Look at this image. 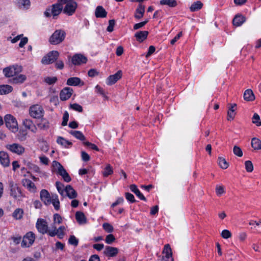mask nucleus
<instances>
[{"label": "nucleus", "mask_w": 261, "mask_h": 261, "mask_svg": "<svg viewBox=\"0 0 261 261\" xmlns=\"http://www.w3.org/2000/svg\"><path fill=\"white\" fill-rule=\"evenodd\" d=\"M23 124L27 128L31 129L33 132H35L36 128L31 120L27 119H25L23 121Z\"/></svg>", "instance_id": "nucleus-33"}, {"label": "nucleus", "mask_w": 261, "mask_h": 261, "mask_svg": "<svg viewBox=\"0 0 261 261\" xmlns=\"http://www.w3.org/2000/svg\"><path fill=\"white\" fill-rule=\"evenodd\" d=\"M38 126L42 129H46L49 127V124L47 122H41L38 124Z\"/></svg>", "instance_id": "nucleus-64"}, {"label": "nucleus", "mask_w": 261, "mask_h": 261, "mask_svg": "<svg viewBox=\"0 0 261 261\" xmlns=\"http://www.w3.org/2000/svg\"><path fill=\"white\" fill-rule=\"evenodd\" d=\"M69 133L71 135L81 141H84L86 139L85 136L80 131L71 130Z\"/></svg>", "instance_id": "nucleus-34"}, {"label": "nucleus", "mask_w": 261, "mask_h": 261, "mask_svg": "<svg viewBox=\"0 0 261 261\" xmlns=\"http://www.w3.org/2000/svg\"><path fill=\"white\" fill-rule=\"evenodd\" d=\"M160 4L161 5H167L169 7L174 8L177 6V2L176 0H161Z\"/></svg>", "instance_id": "nucleus-30"}, {"label": "nucleus", "mask_w": 261, "mask_h": 261, "mask_svg": "<svg viewBox=\"0 0 261 261\" xmlns=\"http://www.w3.org/2000/svg\"><path fill=\"white\" fill-rule=\"evenodd\" d=\"M88 74L90 77H94L98 74V72L94 69H91L88 71Z\"/></svg>", "instance_id": "nucleus-61"}, {"label": "nucleus", "mask_w": 261, "mask_h": 261, "mask_svg": "<svg viewBox=\"0 0 261 261\" xmlns=\"http://www.w3.org/2000/svg\"><path fill=\"white\" fill-rule=\"evenodd\" d=\"M125 198L128 201H130L131 203H134L136 202L134 196L130 193H125Z\"/></svg>", "instance_id": "nucleus-58"}, {"label": "nucleus", "mask_w": 261, "mask_h": 261, "mask_svg": "<svg viewBox=\"0 0 261 261\" xmlns=\"http://www.w3.org/2000/svg\"><path fill=\"white\" fill-rule=\"evenodd\" d=\"M54 229L48 231V235L51 237L57 235L59 239H62L65 235L64 231L66 228L64 226H61L58 229L55 226Z\"/></svg>", "instance_id": "nucleus-12"}, {"label": "nucleus", "mask_w": 261, "mask_h": 261, "mask_svg": "<svg viewBox=\"0 0 261 261\" xmlns=\"http://www.w3.org/2000/svg\"><path fill=\"white\" fill-rule=\"evenodd\" d=\"M245 169L248 172H251L253 170V166L250 161H247L245 162Z\"/></svg>", "instance_id": "nucleus-49"}, {"label": "nucleus", "mask_w": 261, "mask_h": 261, "mask_svg": "<svg viewBox=\"0 0 261 261\" xmlns=\"http://www.w3.org/2000/svg\"><path fill=\"white\" fill-rule=\"evenodd\" d=\"M66 33L63 30H57L49 39L51 44L57 45L62 42L65 38Z\"/></svg>", "instance_id": "nucleus-2"}, {"label": "nucleus", "mask_w": 261, "mask_h": 261, "mask_svg": "<svg viewBox=\"0 0 261 261\" xmlns=\"http://www.w3.org/2000/svg\"><path fill=\"white\" fill-rule=\"evenodd\" d=\"M22 71V66L18 65H14L5 68L3 73L7 77H12Z\"/></svg>", "instance_id": "nucleus-5"}, {"label": "nucleus", "mask_w": 261, "mask_h": 261, "mask_svg": "<svg viewBox=\"0 0 261 261\" xmlns=\"http://www.w3.org/2000/svg\"><path fill=\"white\" fill-rule=\"evenodd\" d=\"M13 90L12 86L8 85H0V94H6Z\"/></svg>", "instance_id": "nucleus-31"}, {"label": "nucleus", "mask_w": 261, "mask_h": 261, "mask_svg": "<svg viewBox=\"0 0 261 261\" xmlns=\"http://www.w3.org/2000/svg\"><path fill=\"white\" fill-rule=\"evenodd\" d=\"M29 113L34 118L39 119L43 117L44 110L42 106L35 105L30 108Z\"/></svg>", "instance_id": "nucleus-6"}, {"label": "nucleus", "mask_w": 261, "mask_h": 261, "mask_svg": "<svg viewBox=\"0 0 261 261\" xmlns=\"http://www.w3.org/2000/svg\"><path fill=\"white\" fill-rule=\"evenodd\" d=\"M122 75L121 70H119L115 74L110 75L107 79V84L108 85H112L120 79Z\"/></svg>", "instance_id": "nucleus-15"}, {"label": "nucleus", "mask_w": 261, "mask_h": 261, "mask_svg": "<svg viewBox=\"0 0 261 261\" xmlns=\"http://www.w3.org/2000/svg\"><path fill=\"white\" fill-rule=\"evenodd\" d=\"M252 119V123L255 124L257 126H261L260 117L257 113L254 114Z\"/></svg>", "instance_id": "nucleus-44"}, {"label": "nucleus", "mask_w": 261, "mask_h": 261, "mask_svg": "<svg viewBox=\"0 0 261 261\" xmlns=\"http://www.w3.org/2000/svg\"><path fill=\"white\" fill-rule=\"evenodd\" d=\"M225 192L223 186L217 185L216 187V193L218 196H221Z\"/></svg>", "instance_id": "nucleus-51"}, {"label": "nucleus", "mask_w": 261, "mask_h": 261, "mask_svg": "<svg viewBox=\"0 0 261 261\" xmlns=\"http://www.w3.org/2000/svg\"><path fill=\"white\" fill-rule=\"evenodd\" d=\"M64 196H68L70 199H73L77 197V193L70 185L65 187Z\"/></svg>", "instance_id": "nucleus-20"}, {"label": "nucleus", "mask_w": 261, "mask_h": 261, "mask_svg": "<svg viewBox=\"0 0 261 261\" xmlns=\"http://www.w3.org/2000/svg\"><path fill=\"white\" fill-rule=\"evenodd\" d=\"M115 240V238L113 234H109L106 236L105 242L108 244H111Z\"/></svg>", "instance_id": "nucleus-50"}, {"label": "nucleus", "mask_w": 261, "mask_h": 261, "mask_svg": "<svg viewBox=\"0 0 261 261\" xmlns=\"http://www.w3.org/2000/svg\"><path fill=\"white\" fill-rule=\"evenodd\" d=\"M83 144L85 146L89 147L93 150H95L96 151L99 150V148L97 147V146L96 145H95L94 144H93L92 143H90L88 141L84 142H83Z\"/></svg>", "instance_id": "nucleus-55"}, {"label": "nucleus", "mask_w": 261, "mask_h": 261, "mask_svg": "<svg viewBox=\"0 0 261 261\" xmlns=\"http://www.w3.org/2000/svg\"><path fill=\"white\" fill-rule=\"evenodd\" d=\"M95 15L97 18H105L107 16V12L102 6H98L95 9Z\"/></svg>", "instance_id": "nucleus-21"}, {"label": "nucleus", "mask_w": 261, "mask_h": 261, "mask_svg": "<svg viewBox=\"0 0 261 261\" xmlns=\"http://www.w3.org/2000/svg\"><path fill=\"white\" fill-rule=\"evenodd\" d=\"M148 33V32L147 31H139L136 33L135 37L138 41L141 42L146 39Z\"/></svg>", "instance_id": "nucleus-23"}, {"label": "nucleus", "mask_w": 261, "mask_h": 261, "mask_svg": "<svg viewBox=\"0 0 261 261\" xmlns=\"http://www.w3.org/2000/svg\"><path fill=\"white\" fill-rule=\"evenodd\" d=\"M162 253L165 254V256H163L164 261H173L172 249L169 244L165 245Z\"/></svg>", "instance_id": "nucleus-13"}, {"label": "nucleus", "mask_w": 261, "mask_h": 261, "mask_svg": "<svg viewBox=\"0 0 261 261\" xmlns=\"http://www.w3.org/2000/svg\"><path fill=\"white\" fill-rule=\"evenodd\" d=\"M75 0H59L58 2L46 8L44 14L46 17L51 16L56 19L63 9V12L69 16L73 15L77 8Z\"/></svg>", "instance_id": "nucleus-1"}, {"label": "nucleus", "mask_w": 261, "mask_h": 261, "mask_svg": "<svg viewBox=\"0 0 261 261\" xmlns=\"http://www.w3.org/2000/svg\"><path fill=\"white\" fill-rule=\"evenodd\" d=\"M6 148L12 152L18 155H21L25 151L24 147L18 143L7 144L6 145Z\"/></svg>", "instance_id": "nucleus-10"}, {"label": "nucleus", "mask_w": 261, "mask_h": 261, "mask_svg": "<svg viewBox=\"0 0 261 261\" xmlns=\"http://www.w3.org/2000/svg\"><path fill=\"white\" fill-rule=\"evenodd\" d=\"M26 76L24 74H20L11 80V83L15 84H22L26 80Z\"/></svg>", "instance_id": "nucleus-28"}, {"label": "nucleus", "mask_w": 261, "mask_h": 261, "mask_svg": "<svg viewBox=\"0 0 261 261\" xmlns=\"http://www.w3.org/2000/svg\"><path fill=\"white\" fill-rule=\"evenodd\" d=\"M218 163L220 167L223 169H227L229 166V164L226 160L222 157L218 158Z\"/></svg>", "instance_id": "nucleus-40"}, {"label": "nucleus", "mask_w": 261, "mask_h": 261, "mask_svg": "<svg viewBox=\"0 0 261 261\" xmlns=\"http://www.w3.org/2000/svg\"><path fill=\"white\" fill-rule=\"evenodd\" d=\"M233 152L236 155L238 156V157H242L243 155V151L241 148L237 145L234 146L233 148Z\"/></svg>", "instance_id": "nucleus-45"}, {"label": "nucleus", "mask_w": 261, "mask_h": 261, "mask_svg": "<svg viewBox=\"0 0 261 261\" xmlns=\"http://www.w3.org/2000/svg\"><path fill=\"white\" fill-rule=\"evenodd\" d=\"M17 3L19 7L22 6L25 9H28L31 5L30 0H18Z\"/></svg>", "instance_id": "nucleus-42"}, {"label": "nucleus", "mask_w": 261, "mask_h": 261, "mask_svg": "<svg viewBox=\"0 0 261 261\" xmlns=\"http://www.w3.org/2000/svg\"><path fill=\"white\" fill-rule=\"evenodd\" d=\"M68 243L74 246H77L79 244V240L74 236H70L68 240Z\"/></svg>", "instance_id": "nucleus-47"}, {"label": "nucleus", "mask_w": 261, "mask_h": 261, "mask_svg": "<svg viewBox=\"0 0 261 261\" xmlns=\"http://www.w3.org/2000/svg\"><path fill=\"white\" fill-rule=\"evenodd\" d=\"M0 163L4 167L10 165V160L8 153L5 151H0Z\"/></svg>", "instance_id": "nucleus-19"}, {"label": "nucleus", "mask_w": 261, "mask_h": 261, "mask_svg": "<svg viewBox=\"0 0 261 261\" xmlns=\"http://www.w3.org/2000/svg\"><path fill=\"white\" fill-rule=\"evenodd\" d=\"M73 90L70 87L63 88L60 93V98L61 100L65 101L68 99L73 94Z\"/></svg>", "instance_id": "nucleus-14"}, {"label": "nucleus", "mask_w": 261, "mask_h": 261, "mask_svg": "<svg viewBox=\"0 0 261 261\" xmlns=\"http://www.w3.org/2000/svg\"><path fill=\"white\" fill-rule=\"evenodd\" d=\"M70 108L73 109L75 111H77L79 112H82L83 110L82 107L78 103H75L73 104H70Z\"/></svg>", "instance_id": "nucleus-48"}, {"label": "nucleus", "mask_w": 261, "mask_h": 261, "mask_svg": "<svg viewBox=\"0 0 261 261\" xmlns=\"http://www.w3.org/2000/svg\"><path fill=\"white\" fill-rule=\"evenodd\" d=\"M59 53L57 51L53 50L50 51L47 56H44L41 60V62L44 64H49L54 63L57 59L59 56Z\"/></svg>", "instance_id": "nucleus-9"}, {"label": "nucleus", "mask_w": 261, "mask_h": 261, "mask_svg": "<svg viewBox=\"0 0 261 261\" xmlns=\"http://www.w3.org/2000/svg\"><path fill=\"white\" fill-rule=\"evenodd\" d=\"M51 203L56 210L58 211L60 209V201L57 195H52Z\"/></svg>", "instance_id": "nucleus-35"}, {"label": "nucleus", "mask_w": 261, "mask_h": 261, "mask_svg": "<svg viewBox=\"0 0 261 261\" xmlns=\"http://www.w3.org/2000/svg\"><path fill=\"white\" fill-rule=\"evenodd\" d=\"M57 142L60 144L61 145L66 147L68 148L69 146L72 145V143L65 139L64 138L62 137H58L57 140Z\"/></svg>", "instance_id": "nucleus-32"}, {"label": "nucleus", "mask_w": 261, "mask_h": 261, "mask_svg": "<svg viewBox=\"0 0 261 261\" xmlns=\"http://www.w3.org/2000/svg\"><path fill=\"white\" fill-rule=\"evenodd\" d=\"M6 126L13 132L18 130V124L15 117L10 114H7L4 118Z\"/></svg>", "instance_id": "nucleus-4"}, {"label": "nucleus", "mask_w": 261, "mask_h": 261, "mask_svg": "<svg viewBox=\"0 0 261 261\" xmlns=\"http://www.w3.org/2000/svg\"><path fill=\"white\" fill-rule=\"evenodd\" d=\"M40 198L45 205H49L51 203V197L48 192L46 190H42L40 192Z\"/></svg>", "instance_id": "nucleus-17"}, {"label": "nucleus", "mask_w": 261, "mask_h": 261, "mask_svg": "<svg viewBox=\"0 0 261 261\" xmlns=\"http://www.w3.org/2000/svg\"><path fill=\"white\" fill-rule=\"evenodd\" d=\"M23 215V211L22 208H16L13 213V217L16 220L21 219Z\"/></svg>", "instance_id": "nucleus-38"}, {"label": "nucleus", "mask_w": 261, "mask_h": 261, "mask_svg": "<svg viewBox=\"0 0 261 261\" xmlns=\"http://www.w3.org/2000/svg\"><path fill=\"white\" fill-rule=\"evenodd\" d=\"M182 35V32H180L173 39L171 40V44H174V43L181 37Z\"/></svg>", "instance_id": "nucleus-62"}, {"label": "nucleus", "mask_w": 261, "mask_h": 261, "mask_svg": "<svg viewBox=\"0 0 261 261\" xmlns=\"http://www.w3.org/2000/svg\"><path fill=\"white\" fill-rule=\"evenodd\" d=\"M87 61V58L82 54H75L72 58V63L75 65L86 63Z\"/></svg>", "instance_id": "nucleus-16"}, {"label": "nucleus", "mask_w": 261, "mask_h": 261, "mask_svg": "<svg viewBox=\"0 0 261 261\" xmlns=\"http://www.w3.org/2000/svg\"><path fill=\"white\" fill-rule=\"evenodd\" d=\"M144 13L145 6L140 4L136 10L134 17L137 19H140L143 16Z\"/></svg>", "instance_id": "nucleus-22"}, {"label": "nucleus", "mask_w": 261, "mask_h": 261, "mask_svg": "<svg viewBox=\"0 0 261 261\" xmlns=\"http://www.w3.org/2000/svg\"><path fill=\"white\" fill-rule=\"evenodd\" d=\"M155 50V48L154 46L151 45L149 47L148 51L146 55V57L148 58L152 55Z\"/></svg>", "instance_id": "nucleus-63"}, {"label": "nucleus", "mask_w": 261, "mask_h": 261, "mask_svg": "<svg viewBox=\"0 0 261 261\" xmlns=\"http://www.w3.org/2000/svg\"><path fill=\"white\" fill-rule=\"evenodd\" d=\"M82 158L84 162H87L90 160V157L89 155L84 151L81 152Z\"/></svg>", "instance_id": "nucleus-60"}, {"label": "nucleus", "mask_w": 261, "mask_h": 261, "mask_svg": "<svg viewBox=\"0 0 261 261\" xmlns=\"http://www.w3.org/2000/svg\"><path fill=\"white\" fill-rule=\"evenodd\" d=\"M75 219L80 224H85L87 222L86 218L83 212H76L75 213Z\"/></svg>", "instance_id": "nucleus-27"}, {"label": "nucleus", "mask_w": 261, "mask_h": 261, "mask_svg": "<svg viewBox=\"0 0 261 261\" xmlns=\"http://www.w3.org/2000/svg\"><path fill=\"white\" fill-rule=\"evenodd\" d=\"M36 227L39 232L44 234L47 233L50 230H48L47 223L46 220L43 219H38L36 224Z\"/></svg>", "instance_id": "nucleus-7"}, {"label": "nucleus", "mask_w": 261, "mask_h": 261, "mask_svg": "<svg viewBox=\"0 0 261 261\" xmlns=\"http://www.w3.org/2000/svg\"><path fill=\"white\" fill-rule=\"evenodd\" d=\"M221 236L224 239H228L231 237V232L227 229L223 230L221 233Z\"/></svg>", "instance_id": "nucleus-57"}, {"label": "nucleus", "mask_w": 261, "mask_h": 261, "mask_svg": "<svg viewBox=\"0 0 261 261\" xmlns=\"http://www.w3.org/2000/svg\"><path fill=\"white\" fill-rule=\"evenodd\" d=\"M82 83V85H84V82H82L81 79L77 77H73L69 78L67 81V85L69 86H76Z\"/></svg>", "instance_id": "nucleus-24"}, {"label": "nucleus", "mask_w": 261, "mask_h": 261, "mask_svg": "<svg viewBox=\"0 0 261 261\" xmlns=\"http://www.w3.org/2000/svg\"><path fill=\"white\" fill-rule=\"evenodd\" d=\"M10 195L15 199L19 198L22 196V193L20 188L14 184L12 181H10Z\"/></svg>", "instance_id": "nucleus-11"}, {"label": "nucleus", "mask_w": 261, "mask_h": 261, "mask_svg": "<svg viewBox=\"0 0 261 261\" xmlns=\"http://www.w3.org/2000/svg\"><path fill=\"white\" fill-rule=\"evenodd\" d=\"M203 4L200 1H197L193 3L190 7L191 12H195L201 9Z\"/></svg>", "instance_id": "nucleus-37"}, {"label": "nucleus", "mask_w": 261, "mask_h": 261, "mask_svg": "<svg viewBox=\"0 0 261 261\" xmlns=\"http://www.w3.org/2000/svg\"><path fill=\"white\" fill-rule=\"evenodd\" d=\"M244 98L246 101H253L255 99V96L251 89L246 90L244 93Z\"/></svg>", "instance_id": "nucleus-29"}, {"label": "nucleus", "mask_w": 261, "mask_h": 261, "mask_svg": "<svg viewBox=\"0 0 261 261\" xmlns=\"http://www.w3.org/2000/svg\"><path fill=\"white\" fill-rule=\"evenodd\" d=\"M245 21V17L241 15H237L233 19L232 22L234 25L239 27Z\"/></svg>", "instance_id": "nucleus-26"}, {"label": "nucleus", "mask_w": 261, "mask_h": 261, "mask_svg": "<svg viewBox=\"0 0 261 261\" xmlns=\"http://www.w3.org/2000/svg\"><path fill=\"white\" fill-rule=\"evenodd\" d=\"M132 192L134 193L141 200L146 201V199L144 196L140 192L137 187L135 185H131L129 187Z\"/></svg>", "instance_id": "nucleus-25"}, {"label": "nucleus", "mask_w": 261, "mask_h": 261, "mask_svg": "<svg viewBox=\"0 0 261 261\" xmlns=\"http://www.w3.org/2000/svg\"><path fill=\"white\" fill-rule=\"evenodd\" d=\"M148 22V20L146 19L144 21L136 23L134 25V29L135 30H137L139 29H140L144 27Z\"/></svg>", "instance_id": "nucleus-56"}, {"label": "nucleus", "mask_w": 261, "mask_h": 261, "mask_svg": "<svg viewBox=\"0 0 261 261\" xmlns=\"http://www.w3.org/2000/svg\"><path fill=\"white\" fill-rule=\"evenodd\" d=\"M56 186L59 193L62 196H64V193L65 192V188L64 185L60 181H57L56 182Z\"/></svg>", "instance_id": "nucleus-39"}, {"label": "nucleus", "mask_w": 261, "mask_h": 261, "mask_svg": "<svg viewBox=\"0 0 261 261\" xmlns=\"http://www.w3.org/2000/svg\"><path fill=\"white\" fill-rule=\"evenodd\" d=\"M251 146L255 150L261 149V141L256 138H252Z\"/></svg>", "instance_id": "nucleus-36"}, {"label": "nucleus", "mask_w": 261, "mask_h": 261, "mask_svg": "<svg viewBox=\"0 0 261 261\" xmlns=\"http://www.w3.org/2000/svg\"><path fill=\"white\" fill-rule=\"evenodd\" d=\"M102 227L103 229L108 233H111L114 230L113 226L108 223H104L102 225Z\"/></svg>", "instance_id": "nucleus-46"}, {"label": "nucleus", "mask_w": 261, "mask_h": 261, "mask_svg": "<svg viewBox=\"0 0 261 261\" xmlns=\"http://www.w3.org/2000/svg\"><path fill=\"white\" fill-rule=\"evenodd\" d=\"M115 21L114 19H111L109 21V25L107 30L109 32H112L114 30Z\"/></svg>", "instance_id": "nucleus-53"}, {"label": "nucleus", "mask_w": 261, "mask_h": 261, "mask_svg": "<svg viewBox=\"0 0 261 261\" xmlns=\"http://www.w3.org/2000/svg\"><path fill=\"white\" fill-rule=\"evenodd\" d=\"M35 234L32 231H29L23 237L21 246L22 247H29L34 242Z\"/></svg>", "instance_id": "nucleus-8"}, {"label": "nucleus", "mask_w": 261, "mask_h": 261, "mask_svg": "<svg viewBox=\"0 0 261 261\" xmlns=\"http://www.w3.org/2000/svg\"><path fill=\"white\" fill-rule=\"evenodd\" d=\"M53 166L57 173L61 176L64 180L67 182L71 181V178L63 166L58 162L54 161L53 162Z\"/></svg>", "instance_id": "nucleus-3"}, {"label": "nucleus", "mask_w": 261, "mask_h": 261, "mask_svg": "<svg viewBox=\"0 0 261 261\" xmlns=\"http://www.w3.org/2000/svg\"><path fill=\"white\" fill-rule=\"evenodd\" d=\"M235 110H231V111H228L227 112V120H233L235 117L236 113H234Z\"/></svg>", "instance_id": "nucleus-59"}, {"label": "nucleus", "mask_w": 261, "mask_h": 261, "mask_svg": "<svg viewBox=\"0 0 261 261\" xmlns=\"http://www.w3.org/2000/svg\"><path fill=\"white\" fill-rule=\"evenodd\" d=\"M58 79L56 76L49 77L47 76L44 79V81L47 84L51 85L54 84L57 81Z\"/></svg>", "instance_id": "nucleus-43"}, {"label": "nucleus", "mask_w": 261, "mask_h": 261, "mask_svg": "<svg viewBox=\"0 0 261 261\" xmlns=\"http://www.w3.org/2000/svg\"><path fill=\"white\" fill-rule=\"evenodd\" d=\"M69 118V114L67 111L64 113L63 116V121L62 122V126H66L67 124V122Z\"/></svg>", "instance_id": "nucleus-54"}, {"label": "nucleus", "mask_w": 261, "mask_h": 261, "mask_svg": "<svg viewBox=\"0 0 261 261\" xmlns=\"http://www.w3.org/2000/svg\"><path fill=\"white\" fill-rule=\"evenodd\" d=\"M113 172L112 166L110 164H108L102 172V175L104 177H107L109 175L112 174Z\"/></svg>", "instance_id": "nucleus-41"}, {"label": "nucleus", "mask_w": 261, "mask_h": 261, "mask_svg": "<svg viewBox=\"0 0 261 261\" xmlns=\"http://www.w3.org/2000/svg\"><path fill=\"white\" fill-rule=\"evenodd\" d=\"M119 252V250L117 248L113 247L111 246H106L103 251V253L109 257L115 256Z\"/></svg>", "instance_id": "nucleus-18"}, {"label": "nucleus", "mask_w": 261, "mask_h": 261, "mask_svg": "<svg viewBox=\"0 0 261 261\" xmlns=\"http://www.w3.org/2000/svg\"><path fill=\"white\" fill-rule=\"evenodd\" d=\"M62 222V218L59 214L54 215V223L58 224Z\"/></svg>", "instance_id": "nucleus-52"}]
</instances>
